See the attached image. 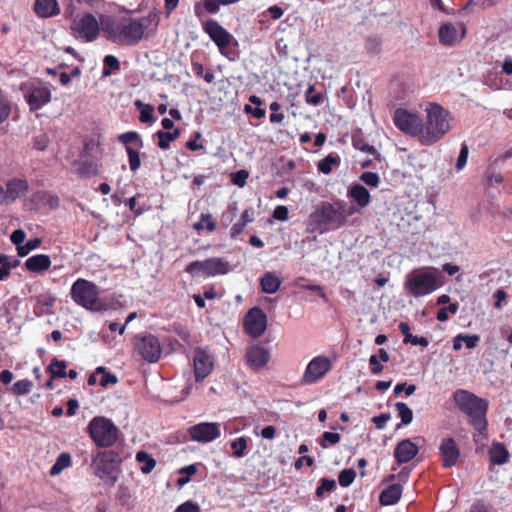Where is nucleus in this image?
Returning <instances> with one entry per match:
<instances>
[{"label":"nucleus","mask_w":512,"mask_h":512,"mask_svg":"<svg viewBox=\"0 0 512 512\" xmlns=\"http://www.w3.org/2000/svg\"><path fill=\"white\" fill-rule=\"evenodd\" d=\"M453 400L457 408L469 417L470 425L476 430L477 434L473 435L474 442H477V436L488 438V421L487 411L489 408L488 401L478 397L476 394L458 389L453 393Z\"/></svg>","instance_id":"obj_1"},{"label":"nucleus","mask_w":512,"mask_h":512,"mask_svg":"<svg viewBox=\"0 0 512 512\" xmlns=\"http://www.w3.org/2000/svg\"><path fill=\"white\" fill-rule=\"evenodd\" d=\"M356 212V207L349 205L344 200L321 202L310 214V220L315 226V230L324 233L345 226L348 217Z\"/></svg>","instance_id":"obj_2"},{"label":"nucleus","mask_w":512,"mask_h":512,"mask_svg":"<svg viewBox=\"0 0 512 512\" xmlns=\"http://www.w3.org/2000/svg\"><path fill=\"white\" fill-rule=\"evenodd\" d=\"M158 24L157 14L150 12L146 18H129L122 21H109L104 27L107 39L120 45H137L145 38V27L152 22Z\"/></svg>","instance_id":"obj_3"},{"label":"nucleus","mask_w":512,"mask_h":512,"mask_svg":"<svg viewBox=\"0 0 512 512\" xmlns=\"http://www.w3.org/2000/svg\"><path fill=\"white\" fill-rule=\"evenodd\" d=\"M427 119L423 122L422 145L438 142L450 130V113L437 103H430L426 109Z\"/></svg>","instance_id":"obj_4"},{"label":"nucleus","mask_w":512,"mask_h":512,"mask_svg":"<svg viewBox=\"0 0 512 512\" xmlns=\"http://www.w3.org/2000/svg\"><path fill=\"white\" fill-rule=\"evenodd\" d=\"M70 296L75 304L86 310L99 312L105 309V304L99 297V287L87 279L78 278L71 286Z\"/></svg>","instance_id":"obj_5"},{"label":"nucleus","mask_w":512,"mask_h":512,"mask_svg":"<svg viewBox=\"0 0 512 512\" xmlns=\"http://www.w3.org/2000/svg\"><path fill=\"white\" fill-rule=\"evenodd\" d=\"M87 433L96 446L110 448L118 441L120 431L112 420L95 416L88 423Z\"/></svg>","instance_id":"obj_6"},{"label":"nucleus","mask_w":512,"mask_h":512,"mask_svg":"<svg viewBox=\"0 0 512 512\" xmlns=\"http://www.w3.org/2000/svg\"><path fill=\"white\" fill-rule=\"evenodd\" d=\"M404 288L415 298L431 294L438 288L436 275L422 270H413L406 276Z\"/></svg>","instance_id":"obj_7"},{"label":"nucleus","mask_w":512,"mask_h":512,"mask_svg":"<svg viewBox=\"0 0 512 512\" xmlns=\"http://www.w3.org/2000/svg\"><path fill=\"white\" fill-rule=\"evenodd\" d=\"M120 456L113 450L98 451L91 462L94 474L105 482L114 484L117 481L116 469Z\"/></svg>","instance_id":"obj_8"},{"label":"nucleus","mask_w":512,"mask_h":512,"mask_svg":"<svg viewBox=\"0 0 512 512\" xmlns=\"http://www.w3.org/2000/svg\"><path fill=\"white\" fill-rule=\"evenodd\" d=\"M19 89L31 111H37L51 101L50 89L40 80L33 79L23 82Z\"/></svg>","instance_id":"obj_9"},{"label":"nucleus","mask_w":512,"mask_h":512,"mask_svg":"<svg viewBox=\"0 0 512 512\" xmlns=\"http://www.w3.org/2000/svg\"><path fill=\"white\" fill-rule=\"evenodd\" d=\"M230 271V265L227 261L222 258L212 257L203 261H193L189 263L185 272L193 277H213L216 275H224Z\"/></svg>","instance_id":"obj_10"},{"label":"nucleus","mask_w":512,"mask_h":512,"mask_svg":"<svg viewBox=\"0 0 512 512\" xmlns=\"http://www.w3.org/2000/svg\"><path fill=\"white\" fill-rule=\"evenodd\" d=\"M133 348L135 353L149 363L159 361L162 354V347L158 338L147 332L134 336Z\"/></svg>","instance_id":"obj_11"},{"label":"nucleus","mask_w":512,"mask_h":512,"mask_svg":"<svg viewBox=\"0 0 512 512\" xmlns=\"http://www.w3.org/2000/svg\"><path fill=\"white\" fill-rule=\"evenodd\" d=\"M394 125L403 133L417 137L422 144L423 120L404 108H397L393 115Z\"/></svg>","instance_id":"obj_12"},{"label":"nucleus","mask_w":512,"mask_h":512,"mask_svg":"<svg viewBox=\"0 0 512 512\" xmlns=\"http://www.w3.org/2000/svg\"><path fill=\"white\" fill-rule=\"evenodd\" d=\"M72 34L84 42L94 41L100 31L96 17L91 13H85L79 18H74L70 26Z\"/></svg>","instance_id":"obj_13"},{"label":"nucleus","mask_w":512,"mask_h":512,"mask_svg":"<svg viewBox=\"0 0 512 512\" xmlns=\"http://www.w3.org/2000/svg\"><path fill=\"white\" fill-rule=\"evenodd\" d=\"M245 333L251 338L261 337L267 328V316L259 307L251 308L243 318Z\"/></svg>","instance_id":"obj_14"},{"label":"nucleus","mask_w":512,"mask_h":512,"mask_svg":"<svg viewBox=\"0 0 512 512\" xmlns=\"http://www.w3.org/2000/svg\"><path fill=\"white\" fill-rule=\"evenodd\" d=\"M332 368V362L326 356L314 357L307 365L301 382L306 385L314 384L322 379Z\"/></svg>","instance_id":"obj_15"},{"label":"nucleus","mask_w":512,"mask_h":512,"mask_svg":"<svg viewBox=\"0 0 512 512\" xmlns=\"http://www.w3.org/2000/svg\"><path fill=\"white\" fill-rule=\"evenodd\" d=\"M203 31L215 43L220 52L224 54V50L230 46L234 40L233 35L214 19L207 20L202 24Z\"/></svg>","instance_id":"obj_16"},{"label":"nucleus","mask_w":512,"mask_h":512,"mask_svg":"<svg viewBox=\"0 0 512 512\" xmlns=\"http://www.w3.org/2000/svg\"><path fill=\"white\" fill-rule=\"evenodd\" d=\"M191 440L200 443H209L220 437V424L215 422H201L190 426L187 430Z\"/></svg>","instance_id":"obj_17"},{"label":"nucleus","mask_w":512,"mask_h":512,"mask_svg":"<svg viewBox=\"0 0 512 512\" xmlns=\"http://www.w3.org/2000/svg\"><path fill=\"white\" fill-rule=\"evenodd\" d=\"M193 368L195 381H203L214 369L213 356L205 349L196 348L194 351Z\"/></svg>","instance_id":"obj_18"},{"label":"nucleus","mask_w":512,"mask_h":512,"mask_svg":"<svg viewBox=\"0 0 512 512\" xmlns=\"http://www.w3.org/2000/svg\"><path fill=\"white\" fill-rule=\"evenodd\" d=\"M441 463L444 468L455 466L460 458V450L452 437L443 438L439 446Z\"/></svg>","instance_id":"obj_19"},{"label":"nucleus","mask_w":512,"mask_h":512,"mask_svg":"<svg viewBox=\"0 0 512 512\" xmlns=\"http://www.w3.org/2000/svg\"><path fill=\"white\" fill-rule=\"evenodd\" d=\"M245 359L251 369L259 370L269 362L270 353L260 345H253L247 349Z\"/></svg>","instance_id":"obj_20"},{"label":"nucleus","mask_w":512,"mask_h":512,"mask_svg":"<svg viewBox=\"0 0 512 512\" xmlns=\"http://www.w3.org/2000/svg\"><path fill=\"white\" fill-rule=\"evenodd\" d=\"M419 453V447L411 439L401 440L394 449V458L401 465L413 460Z\"/></svg>","instance_id":"obj_21"},{"label":"nucleus","mask_w":512,"mask_h":512,"mask_svg":"<svg viewBox=\"0 0 512 512\" xmlns=\"http://www.w3.org/2000/svg\"><path fill=\"white\" fill-rule=\"evenodd\" d=\"M51 258L46 254H36L29 257L25 263V269L31 273L41 274L51 267Z\"/></svg>","instance_id":"obj_22"},{"label":"nucleus","mask_w":512,"mask_h":512,"mask_svg":"<svg viewBox=\"0 0 512 512\" xmlns=\"http://www.w3.org/2000/svg\"><path fill=\"white\" fill-rule=\"evenodd\" d=\"M6 190L9 201L15 202L29 191V184L26 179L15 177L6 182Z\"/></svg>","instance_id":"obj_23"},{"label":"nucleus","mask_w":512,"mask_h":512,"mask_svg":"<svg viewBox=\"0 0 512 512\" xmlns=\"http://www.w3.org/2000/svg\"><path fill=\"white\" fill-rule=\"evenodd\" d=\"M34 12L40 18H50L60 13L57 0H35Z\"/></svg>","instance_id":"obj_24"},{"label":"nucleus","mask_w":512,"mask_h":512,"mask_svg":"<svg viewBox=\"0 0 512 512\" xmlns=\"http://www.w3.org/2000/svg\"><path fill=\"white\" fill-rule=\"evenodd\" d=\"M490 462L494 465H503L508 462L510 454L503 443L493 441L488 451Z\"/></svg>","instance_id":"obj_25"},{"label":"nucleus","mask_w":512,"mask_h":512,"mask_svg":"<svg viewBox=\"0 0 512 512\" xmlns=\"http://www.w3.org/2000/svg\"><path fill=\"white\" fill-rule=\"evenodd\" d=\"M402 495V486L400 484H391L386 487L379 496V502L383 506L396 504Z\"/></svg>","instance_id":"obj_26"},{"label":"nucleus","mask_w":512,"mask_h":512,"mask_svg":"<svg viewBox=\"0 0 512 512\" xmlns=\"http://www.w3.org/2000/svg\"><path fill=\"white\" fill-rule=\"evenodd\" d=\"M439 42L444 46H452L458 41V32L456 27L451 23H444L440 26Z\"/></svg>","instance_id":"obj_27"},{"label":"nucleus","mask_w":512,"mask_h":512,"mask_svg":"<svg viewBox=\"0 0 512 512\" xmlns=\"http://www.w3.org/2000/svg\"><path fill=\"white\" fill-rule=\"evenodd\" d=\"M349 198H352L360 207H366L371 200L369 191L360 184L352 185L347 193Z\"/></svg>","instance_id":"obj_28"},{"label":"nucleus","mask_w":512,"mask_h":512,"mask_svg":"<svg viewBox=\"0 0 512 512\" xmlns=\"http://www.w3.org/2000/svg\"><path fill=\"white\" fill-rule=\"evenodd\" d=\"M118 141L125 146V151L128 148L141 149L144 146L140 134L136 131H128L118 135Z\"/></svg>","instance_id":"obj_29"},{"label":"nucleus","mask_w":512,"mask_h":512,"mask_svg":"<svg viewBox=\"0 0 512 512\" xmlns=\"http://www.w3.org/2000/svg\"><path fill=\"white\" fill-rule=\"evenodd\" d=\"M253 214L254 213L252 208L245 209L242 212L240 220L236 222L231 228L230 237L232 239H237V237L244 231L246 225L254 221Z\"/></svg>","instance_id":"obj_30"},{"label":"nucleus","mask_w":512,"mask_h":512,"mask_svg":"<svg viewBox=\"0 0 512 512\" xmlns=\"http://www.w3.org/2000/svg\"><path fill=\"white\" fill-rule=\"evenodd\" d=\"M352 145L355 149L360 150L364 153H368V154L374 155L376 157L380 156V154L378 153L376 148L367 143L361 130H357L353 133Z\"/></svg>","instance_id":"obj_31"},{"label":"nucleus","mask_w":512,"mask_h":512,"mask_svg":"<svg viewBox=\"0 0 512 512\" xmlns=\"http://www.w3.org/2000/svg\"><path fill=\"white\" fill-rule=\"evenodd\" d=\"M281 285L280 279L271 272H266L260 279V286L264 293L274 294Z\"/></svg>","instance_id":"obj_32"},{"label":"nucleus","mask_w":512,"mask_h":512,"mask_svg":"<svg viewBox=\"0 0 512 512\" xmlns=\"http://www.w3.org/2000/svg\"><path fill=\"white\" fill-rule=\"evenodd\" d=\"M158 138V147L166 150L170 147V143L180 136V129L175 128L173 131H157L154 134Z\"/></svg>","instance_id":"obj_33"},{"label":"nucleus","mask_w":512,"mask_h":512,"mask_svg":"<svg viewBox=\"0 0 512 512\" xmlns=\"http://www.w3.org/2000/svg\"><path fill=\"white\" fill-rule=\"evenodd\" d=\"M340 163V156L336 153H330L318 162L317 168L321 173L328 175L332 172L333 168L339 166Z\"/></svg>","instance_id":"obj_34"},{"label":"nucleus","mask_w":512,"mask_h":512,"mask_svg":"<svg viewBox=\"0 0 512 512\" xmlns=\"http://www.w3.org/2000/svg\"><path fill=\"white\" fill-rule=\"evenodd\" d=\"M136 461L141 464L140 470L143 474H149L156 466V460L145 451L136 454Z\"/></svg>","instance_id":"obj_35"},{"label":"nucleus","mask_w":512,"mask_h":512,"mask_svg":"<svg viewBox=\"0 0 512 512\" xmlns=\"http://www.w3.org/2000/svg\"><path fill=\"white\" fill-rule=\"evenodd\" d=\"M71 464H72L71 455L67 452H63L57 457L55 463L53 464V466L51 467V469L49 471V474L51 476H56V475L60 474L64 469L70 467Z\"/></svg>","instance_id":"obj_36"},{"label":"nucleus","mask_w":512,"mask_h":512,"mask_svg":"<svg viewBox=\"0 0 512 512\" xmlns=\"http://www.w3.org/2000/svg\"><path fill=\"white\" fill-rule=\"evenodd\" d=\"M67 364L64 360L54 357L47 367V371L52 375V379L66 377Z\"/></svg>","instance_id":"obj_37"},{"label":"nucleus","mask_w":512,"mask_h":512,"mask_svg":"<svg viewBox=\"0 0 512 512\" xmlns=\"http://www.w3.org/2000/svg\"><path fill=\"white\" fill-rule=\"evenodd\" d=\"M398 416L401 418L403 425H409L413 420V412L409 406L404 402H397L395 404Z\"/></svg>","instance_id":"obj_38"},{"label":"nucleus","mask_w":512,"mask_h":512,"mask_svg":"<svg viewBox=\"0 0 512 512\" xmlns=\"http://www.w3.org/2000/svg\"><path fill=\"white\" fill-rule=\"evenodd\" d=\"M239 1L240 0H203V6L207 13L216 14L221 5H230Z\"/></svg>","instance_id":"obj_39"},{"label":"nucleus","mask_w":512,"mask_h":512,"mask_svg":"<svg viewBox=\"0 0 512 512\" xmlns=\"http://www.w3.org/2000/svg\"><path fill=\"white\" fill-rule=\"evenodd\" d=\"M33 388V383L29 379H22L15 382L11 388V392L14 395L22 396L31 392Z\"/></svg>","instance_id":"obj_40"},{"label":"nucleus","mask_w":512,"mask_h":512,"mask_svg":"<svg viewBox=\"0 0 512 512\" xmlns=\"http://www.w3.org/2000/svg\"><path fill=\"white\" fill-rule=\"evenodd\" d=\"M340 440L341 435L339 433L326 431L320 437L319 444L323 449H327L330 446L338 444Z\"/></svg>","instance_id":"obj_41"},{"label":"nucleus","mask_w":512,"mask_h":512,"mask_svg":"<svg viewBox=\"0 0 512 512\" xmlns=\"http://www.w3.org/2000/svg\"><path fill=\"white\" fill-rule=\"evenodd\" d=\"M97 373L98 376H100L99 379V385L106 388L110 384H116L118 382V378L115 374H112L107 371L105 367H97Z\"/></svg>","instance_id":"obj_42"},{"label":"nucleus","mask_w":512,"mask_h":512,"mask_svg":"<svg viewBox=\"0 0 512 512\" xmlns=\"http://www.w3.org/2000/svg\"><path fill=\"white\" fill-rule=\"evenodd\" d=\"M98 165L92 161H84L78 168L81 177L89 178L98 174Z\"/></svg>","instance_id":"obj_43"},{"label":"nucleus","mask_w":512,"mask_h":512,"mask_svg":"<svg viewBox=\"0 0 512 512\" xmlns=\"http://www.w3.org/2000/svg\"><path fill=\"white\" fill-rule=\"evenodd\" d=\"M319 483L315 492L318 498H322L325 493H330L336 488V481L334 479L321 478Z\"/></svg>","instance_id":"obj_44"},{"label":"nucleus","mask_w":512,"mask_h":512,"mask_svg":"<svg viewBox=\"0 0 512 512\" xmlns=\"http://www.w3.org/2000/svg\"><path fill=\"white\" fill-rule=\"evenodd\" d=\"M323 100V94L317 92L314 85H309L305 92V101L312 106H318Z\"/></svg>","instance_id":"obj_45"},{"label":"nucleus","mask_w":512,"mask_h":512,"mask_svg":"<svg viewBox=\"0 0 512 512\" xmlns=\"http://www.w3.org/2000/svg\"><path fill=\"white\" fill-rule=\"evenodd\" d=\"M269 109L271 111V114H270V117H269V120L271 123H277V124H281L283 123L284 119H285V115L283 112H281V109H282V106L279 102H272L270 105H269Z\"/></svg>","instance_id":"obj_46"},{"label":"nucleus","mask_w":512,"mask_h":512,"mask_svg":"<svg viewBox=\"0 0 512 512\" xmlns=\"http://www.w3.org/2000/svg\"><path fill=\"white\" fill-rule=\"evenodd\" d=\"M192 71L198 77H203L205 82L212 83L214 82L215 75L212 71L208 70L205 72L204 66L198 62H192Z\"/></svg>","instance_id":"obj_47"},{"label":"nucleus","mask_w":512,"mask_h":512,"mask_svg":"<svg viewBox=\"0 0 512 512\" xmlns=\"http://www.w3.org/2000/svg\"><path fill=\"white\" fill-rule=\"evenodd\" d=\"M138 150L139 149L128 148V150L126 151L128 156L129 168L132 172H136L141 166V158Z\"/></svg>","instance_id":"obj_48"},{"label":"nucleus","mask_w":512,"mask_h":512,"mask_svg":"<svg viewBox=\"0 0 512 512\" xmlns=\"http://www.w3.org/2000/svg\"><path fill=\"white\" fill-rule=\"evenodd\" d=\"M247 439L242 436L231 442V449L233 450V456L241 458L245 455L247 449Z\"/></svg>","instance_id":"obj_49"},{"label":"nucleus","mask_w":512,"mask_h":512,"mask_svg":"<svg viewBox=\"0 0 512 512\" xmlns=\"http://www.w3.org/2000/svg\"><path fill=\"white\" fill-rule=\"evenodd\" d=\"M356 477V472L353 469H344L339 473L338 481L340 486L348 487L350 486Z\"/></svg>","instance_id":"obj_50"},{"label":"nucleus","mask_w":512,"mask_h":512,"mask_svg":"<svg viewBox=\"0 0 512 512\" xmlns=\"http://www.w3.org/2000/svg\"><path fill=\"white\" fill-rule=\"evenodd\" d=\"M103 75H109L110 71H117L120 69V62L114 55H107L104 58Z\"/></svg>","instance_id":"obj_51"},{"label":"nucleus","mask_w":512,"mask_h":512,"mask_svg":"<svg viewBox=\"0 0 512 512\" xmlns=\"http://www.w3.org/2000/svg\"><path fill=\"white\" fill-rule=\"evenodd\" d=\"M492 505L486 503L483 499L475 500L466 512H492Z\"/></svg>","instance_id":"obj_52"},{"label":"nucleus","mask_w":512,"mask_h":512,"mask_svg":"<svg viewBox=\"0 0 512 512\" xmlns=\"http://www.w3.org/2000/svg\"><path fill=\"white\" fill-rule=\"evenodd\" d=\"M249 177L248 171L241 169L231 174V182L238 187H244Z\"/></svg>","instance_id":"obj_53"},{"label":"nucleus","mask_w":512,"mask_h":512,"mask_svg":"<svg viewBox=\"0 0 512 512\" xmlns=\"http://www.w3.org/2000/svg\"><path fill=\"white\" fill-rule=\"evenodd\" d=\"M360 180L370 187H377L380 183L379 175L375 172H364L360 175Z\"/></svg>","instance_id":"obj_54"},{"label":"nucleus","mask_w":512,"mask_h":512,"mask_svg":"<svg viewBox=\"0 0 512 512\" xmlns=\"http://www.w3.org/2000/svg\"><path fill=\"white\" fill-rule=\"evenodd\" d=\"M154 107L147 104L140 110L139 121L141 123H152L154 121Z\"/></svg>","instance_id":"obj_55"},{"label":"nucleus","mask_w":512,"mask_h":512,"mask_svg":"<svg viewBox=\"0 0 512 512\" xmlns=\"http://www.w3.org/2000/svg\"><path fill=\"white\" fill-rule=\"evenodd\" d=\"M468 154H469L468 146H467V144L463 143L461 145L460 153H459V156H458V159L456 162V166H455L457 171L462 170L464 168V166L466 165L467 159H468Z\"/></svg>","instance_id":"obj_56"},{"label":"nucleus","mask_w":512,"mask_h":512,"mask_svg":"<svg viewBox=\"0 0 512 512\" xmlns=\"http://www.w3.org/2000/svg\"><path fill=\"white\" fill-rule=\"evenodd\" d=\"M11 113V104L4 97L0 96V124L5 122Z\"/></svg>","instance_id":"obj_57"},{"label":"nucleus","mask_w":512,"mask_h":512,"mask_svg":"<svg viewBox=\"0 0 512 512\" xmlns=\"http://www.w3.org/2000/svg\"><path fill=\"white\" fill-rule=\"evenodd\" d=\"M174 512H201L199 505L191 500L180 504Z\"/></svg>","instance_id":"obj_58"},{"label":"nucleus","mask_w":512,"mask_h":512,"mask_svg":"<svg viewBox=\"0 0 512 512\" xmlns=\"http://www.w3.org/2000/svg\"><path fill=\"white\" fill-rule=\"evenodd\" d=\"M244 113L253 116L256 119H262L266 115V110L261 107H252L251 105H245L243 109Z\"/></svg>","instance_id":"obj_59"},{"label":"nucleus","mask_w":512,"mask_h":512,"mask_svg":"<svg viewBox=\"0 0 512 512\" xmlns=\"http://www.w3.org/2000/svg\"><path fill=\"white\" fill-rule=\"evenodd\" d=\"M369 368H370L371 373L374 374V375H378V374L382 373L384 367L380 363V360L377 357V355H371L370 356V358H369Z\"/></svg>","instance_id":"obj_60"},{"label":"nucleus","mask_w":512,"mask_h":512,"mask_svg":"<svg viewBox=\"0 0 512 512\" xmlns=\"http://www.w3.org/2000/svg\"><path fill=\"white\" fill-rule=\"evenodd\" d=\"M49 144V139L46 134H40L36 136L33 140V146L35 149L44 151Z\"/></svg>","instance_id":"obj_61"},{"label":"nucleus","mask_w":512,"mask_h":512,"mask_svg":"<svg viewBox=\"0 0 512 512\" xmlns=\"http://www.w3.org/2000/svg\"><path fill=\"white\" fill-rule=\"evenodd\" d=\"M273 217L279 221H286L289 218V210L284 205H278L273 211Z\"/></svg>","instance_id":"obj_62"},{"label":"nucleus","mask_w":512,"mask_h":512,"mask_svg":"<svg viewBox=\"0 0 512 512\" xmlns=\"http://www.w3.org/2000/svg\"><path fill=\"white\" fill-rule=\"evenodd\" d=\"M390 418L391 415L389 413H381L378 416H374L372 418V422L375 424L377 429H384Z\"/></svg>","instance_id":"obj_63"},{"label":"nucleus","mask_w":512,"mask_h":512,"mask_svg":"<svg viewBox=\"0 0 512 512\" xmlns=\"http://www.w3.org/2000/svg\"><path fill=\"white\" fill-rule=\"evenodd\" d=\"M201 220L204 221L205 229L209 232H213L216 229V222L213 219L212 214L202 213Z\"/></svg>","instance_id":"obj_64"}]
</instances>
